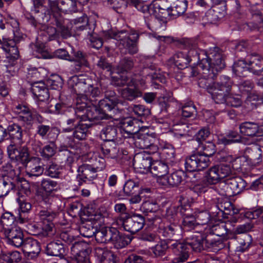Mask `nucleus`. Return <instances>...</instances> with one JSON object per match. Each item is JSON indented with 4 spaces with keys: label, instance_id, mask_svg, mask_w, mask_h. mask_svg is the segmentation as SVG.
Instances as JSON below:
<instances>
[{
    "label": "nucleus",
    "instance_id": "nucleus-1",
    "mask_svg": "<svg viewBox=\"0 0 263 263\" xmlns=\"http://www.w3.org/2000/svg\"><path fill=\"white\" fill-rule=\"evenodd\" d=\"M132 6L143 14L147 27L152 31L164 30L167 22L176 18L186 11L187 2L177 1L172 7L165 0L153 1L144 4L139 0H129Z\"/></svg>",
    "mask_w": 263,
    "mask_h": 263
},
{
    "label": "nucleus",
    "instance_id": "nucleus-2",
    "mask_svg": "<svg viewBox=\"0 0 263 263\" xmlns=\"http://www.w3.org/2000/svg\"><path fill=\"white\" fill-rule=\"evenodd\" d=\"M197 65L202 70L201 76L198 81V86L210 93L215 87V78L226 66L222 51L217 46L210 48L205 58H202Z\"/></svg>",
    "mask_w": 263,
    "mask_h": 263
},
{
    "label": "nucleus",
    "instance_id": "nucleus-3",
    "mask_svg": "<svg viewBox=\"0 0 263 263\" xmlns=\"http://www.w3.org/2000/svg\"><path fill=\"white\" fill-rule=\"evenodd\" d=\"M13 110L18 115V120L27 126H31L34 120L36 124V135L42 139H54L57 137L58 133L57 128L45 124V118L36 111H32L28 106L22 104L14 107Z\"/></svg>",
    "mask_w": 263,
    "mask_h": 263
},
{
    "label": "nucleus",
    "instance_id": "nucleus-4",
    "mask_svg": "<svg viewBox=\"0 0 263 263\" xmlns=\"http://www.w3.org/2000/svg\"><path fill=\"white\" fill-rule=\"evenodd\" d=\"M182 44L188 51L178 52L174 55V63L178 69L187 68V65L192 61L197 62L198 64L202 59L201 55L205 57V55L208 54V51L205 52L201 49L204 43L199 35L184 39L182 41Z\"/></svg>",
    "mask_w": 263,
    "mask_h": 263
},
{
    "label": "nucleus",
    "instance_id": "nucleus-5",
    "mask_svg": "<svg viewBox=\"0 0 263 263\" xmlns=\"http://www.w3.org/2000/svg\"><path fill=\"white\" fill-rule=\"evenodd\" d=\"M24 132L22 126L17 123L9 124L6 128V139L10 141L7 152L10 160L29 149L27 145H23L25 142Z\"/></svg>",
    "mask_w": 263,
    "mask_h": 263
},
{
    "label": "nucleus",
    "instance_id": "nucleus-6",
    "mask_svg": "<svg viewBox=\"0 0 263 263\" xmlns=\"http://www.w3.org/2000/svg\"><path fill=\"white\" fill-rule=\"evenodd\" d=\"M203 241L204 237L197 233L187 238L184 243L175 242L171 245L170 248L177 256L173 260L174 262H183L186 260L189 256V248L194 251L200 252L203 249Z\"/></svg>",
    "mask_w": 263,
    "mask_h": 263
},
{
    "label": "nucleus",
    "instance_id": "nucleus-7",
    "mask_svg": "<svg viewBox=\"0 0 263 263\" xmlns=\"http://www.w3.org/2000/svg\"><path fill=\"white\" fill-rule=\"evenodd\" d=\"M107 38H112L119 42V47L121 50L125 49V52H127L130 54H134L138 52L137 46L139 38V33L136 30H130L127 32L125 30L119 31L109 30L105 33Z\"/></svg>",
    "mask_w": 263,
    "mask_h": 263
},
{
    "label": "nucleus",
    "instance_id": "nucleus-8",
    "mask_svg": "<svg viewBox=\"0 0 263 263\" xmlns=\"http://www.w3.org/2000/svg\"><path fill=\"white\" fill-rule=\"evenodd\" d=\"M11 160L22 164L25 168L26 175L31 179L38 177L44 173V168L40 165L41 159L31 156L29 149Z\"/></svg>",
    "mask_w": 263,
    "mask_h": 263
},
{
    "label": "nucleus",
    "instance_id": "nucleus-9",
    "mask_svg": "<svg viewBox=\"0 0 263 263\" xmlns=\"http://www.w3.org/2000/svg\"><path fill=\"white\" fill-rule=\"evenodd\" d=\"M233 82L227 76L222 75L216 83L215 87L209 93L216 104H224L227 102L228 95L231 91Z\"/></svg>",
    "mask_w": 263,
    "mask_h": 263
},
{
    "label": "nucleus",
    "instance_id": "nucleus-10",
    "mask_svg": "<svg viewBox=\"0 0 263 263\" xmlns=\"http://www.w3.org/2000/svg\"><path fill=\"white\" fill-rule=\"evenodd\" d=\"M151 61L152 58L146 56L142 57L141 62L143 64V68L140 71V75L154 85H158L159 82H165L164 76L157 71Z\"/></svg>",
    "mask_w": 263,
    "mask_h": 263
},
{
    "label": "nucleus",
    "instance_id": "nucleus-11",
    "mask_svg": "<svg viewBox=\"0 0 263 263\" xmlns=\"http://www.w3.org/2000/svg\"><path fill=\"white\" fill-rule=\"evenodd\" d=\"M124 229L131 234H135L145 225L144 217L139 214H126L121 217Z\"/></svg>",
    "mask_w": 263,
    "mask_h": 263
},
{
    "label": "nucleus",
    "instance_id": "nucleus-12",
    "mask_svg": "<svg viewBox=\"0 0 263 263\" xmlns=\"http://www.w3.org/2000/svg\"><path fill=\"white\" fill-rule=\"evenodd\" d=\"M231 173L230 165L220 164L212 166L205 174L206 182L210 184H215L221 179L227 177Z\"/></svg>",
    "mask_w": 263,
    "mask_h": 263
},
{
    "label": "nucleus",
    "instance_id": "nucleus-13",
    "mask_svg": "<svg viewBox=\"0 0 263 263\" xmlns=\"http://www.w3.org/2000/svg\"><path fill=\"white\" fill-rule=\"evenodd\" d=\"M210 163V159L202 155L201 152H197L186 157L184 166L189 172L202 171L207 167Z\"/></svg>",
    "mask_w": 263,
    "mask_h": 263
},
{
    "label": "nucleus",
    "instance_id": "nucleus-14",
    "mask_svg": "<svg viewBox=\"0 0 263 263\" xmlns=\"http://www.w3.org/2000/svg\"><path fill=\"white\" fill-rule=\"evenodd\" d=\"M159 235L165 239L179 242L182 238L181 227L177 223H170L164 227H160L158 230Z\"/></svg>",
    "mask_w": 263,
    "mask_h": 263
},
{
    "label": "nucleus",
    "instance_id": "nucleus-15",
    "mask_svg": "<svg viewBox=\"0 0 263 263\" xmlns=\"http://www.w3.org/2000/svg\"><path fill=\"white\" fill-rule=\"evenodd\" d=\"M20 36L15 35L13 39H3L0 40V48H1L7 54L6 59L8 60H12L14 62L15 60H17L19 57V51L16 46V44L20 41Z\"/></svg>",
    "mask_w": 263,
    "mask_h": 263
},
{
    "label": "nucleus",
    "instance_id": "nucleus-16",
    "mask_svg": "<svg viewBox=\"0 0 263 263\" xmlns=\"http://www.w3.org/2000/svg\"><path fill=\"white\" fill-rule=\"evenodd\" d=\"M92 104L93 105L92 107L89 106L88 108L86 109L85 116L83 117V121H88L97 124V121L100 120L108 119L112 118L114 116L112 114L104 110V109L100 108L99 106L98 108L94 102H92Z\"/></svg>",
    "mask_w": 263,
    "mask_h": 263
},
{
    "label": "nucleus",
    "instance_id": "nucleus-17",
    "mask_svg": "<svg viewBox=\"0 0 263 263\" xmlns=\"http://www.w3.org/2000/svg\"><path fill=\"white\" fill-rule=\"evenodd\" d=\"M133 165L140 173L146 174L149 172L152 165V158L149 153L144 151L137 154L133 160Z\"/></svg>",
    "mask_w": 263,
    "mask_h": 263
},
{
    "label": "nucleus",
    "instance_id": "nucleus-18",
    "mask_svg": "<svg viewBox=\"0 0 263 263\" xmlns=\"http://www.w3.org/2000/svg\"><path fill=\"white\" fill-rule=\"evenodd\" d=\"M105 96L104 99L99 101L98 105L100 108L114 115L119 100L117 98L115 92L112 90L106 91Z\"/></svg>",
    "mask_w": 263,
    "mask_h": 263
},
{
    "label": "nucleus",
    "instance_id": "nucleus-19",
    "mask_svg": "<svg viewBox=\"0 0 263 263\" xmlns=\"http://www.w3.org/2000/svg\"><path fill=\"white\" fill-rule=\"evenodd\" d=\"M77 172V179L79 186L82 185L86 181H92L98 177L97 172L91 164L85 163L79 166Z\"/></svg>",
    "mask_w": 263,
    "mask_h": 263
},
{
    "label": "nucleus",
    "instance_id": "nucleus-20",
    "mask_svg": "<svg viewBox=\"0 0 263 263\" xmlns=\"http://www.w3.org/2000/svg\"><path fill=\"white\" fill-rule=\"evenodd\" d=\"M5 235L7 242L16 248L20 247L25 241L24 234L21 229L17 227L5 228Z\"/></svg>",
    "mask_w": 263,
    "mask_h": 263
},
{
    "label": "nucleus",
    "instance_id": "nucleus-21",
    "mask_svg": "<svg viewBox=\"0 0 263 263\" xmlns=\"http://www.w3.org/2000/svg\"><path fill=\"white\" fill-rule=\"evenodd\" d=\"M241 135L250 137L263 136V124L258 125L253 122H244L239 125Z\"/></svg>",
    "mask_w": 263,
    "mask_h": 263
},
{
    "label": "nucleus",
    "instance_id": "nucleus-22",
    "mask_svg": "<svg viewBox=\"0 0 263 263\" xmlns=\"http://www.w3.org/2000/svg\"><path fill=\"white\" fill-rule=\"evenodd\" d=\"M211 8L209 10L206 16L208 21L212 24L216 23L223 18L227 13V5L225 1H221Z\"/></svg>",
    "mask_w": 263,
    "mask_h": 263
},
{
    "label": "nucleus",
    "instance_id": "nucleus-23",
    "mask_svg": "<svg viewBox=\"0 0 263 263\" xmlns=\"http://www.w3.org/2000/svg\"><path fill=\"white\" fill-rule=\"evenodd\" d=\"M246 57L250 72L260 74L263 71V58L255 52L248 54Z\"/></svg>",
    "mask_w": 263,
    "mask_h": 263
},
{
    "label": "nucleus",
    "instance_id": "nucleus-24",
    "mask_svg": "<svg viewBox=\"0 0 263 263\" xmlns=\"http://www.w3.org/2000/svg\"><path fill=\"white\" fill-rule=\"evenodd\" d=\"M112 234L110 242L115 248H122L130 243L132 237L130 235L123 234L116 228H112Z\"/></svg>",
    "mask_w": 263,
    "mask_h": 263
},
{
    "label": "nucleus",
    "instance_id": "nucleus-25",
    "mask_svg": "<svg viewBox=\"0 0 263 263\" xmlns=\"http://www.w3.org/2000/svg\"><path fill=\"white\" fill-rule=\"evenodd\" d=\"M66 249L60 240L53 241L46 246L45 251L48 255L59 257L62 258L65 255Z\"/></svg>",
    "mask_w": 263,
    "mask_h": 263
},
{
    "label": "nucleus",
    "instance_id": "nucleus-26",
    "mask_svg": "<svg viewBox=\"0 0 263 263\" xmlns=\"http://www.w3.org/2000/svg\"><path fill=\"white\" fill-rule=\"evenodd\" d=\"M119 129V127L111 122L103 127L100 132V137L104 142H113L117 138Z\"/></svg>",
    "mask_w": 263,
    "mask_h": 263
},
{
    "label": "nucleus",
    "instance_id": "nucleus-27",
    "mask_svg": "<svg viewBox=\"0 0 263 263\" xmlns=\"http://www.w3.org/2000/svg\"><path fill=\"white\" fill-rule=\"evenodd\" d=\"M137 122L131 118L125 119L121 122L120 130L124 138H129L138 132V127H136Z\"/></svg>",
    "mask_w": 263,
    "mask_h": 263
},
{
    "label": "nucleus",
    "instance_id": "nucleus-28",
    "mask_svg": "<svg viewBox=\"0 0 263 263\" xmlns=\"http://www.w3.org/2000/svg\"><path fill=\"white\" fill-rule=\"evenodd\" d=\"M205 248L209 251L217 252L224 248V243L221 238L207 234L204 237Z\"/></svg>",
    "mask_w": 263,
    "mask_h": 263
},
{
    "label": "nucleus",
    "instance_id": "nucleus-29",
    "mask_svg": "<svg viewBox=\"0 0 263 263\" xmlns=\"http://www.w3.org/2000/svg\"><path fill=\"white\" fill-rule=\"evenodd\" d=\"M156 137L155 133L151 134L138 133L137 137L135 138V145L137 148L140 149H147L152 143H154Z\"/></svg>",
    "mask_w": 263,
    "mask_h": 263
},
{
    "label": "nucleus",
    "instance_id": "nucleus-30",
    "mask_svg": "<svg viewBox=\"0 0 263 263\" xmlns=\"http://www.w3.org/2000/svg\"><path fill=\"white\" fill-rule=\"evenodd\" d=\"M24 253L28 255L32 254V256L34 257L39 254L41 251V247L39 242L32 238H26L21 246Z\"/></svg>",
    "mask_w": 263,
    "mask_h": 263
},
{
    "label": "nucleus",
    "instance_id": "nucleus-31",
    "mask_svg": "<svg viewBox=\"0 0 263 263\" xmlns=\"http://www.w3.org/2000/svg\"><path fill=\"white\" fill-rule=\"evenodd\" d=\"M72 28L76 32H80L86 30L90 31V28H93V25H91L89 23L88 16L84 14L81 16L71 20Z\"/></svg>",
    "mask_w": 263,
    "mask_h": 263
},
{
    "label": "nucleus",
    "instance_id": "nucleus-32",
    "mask_svg": "<svg viewBox=\"0 0 263 263\" xmlns=\"http://www.w3.org/2000/svg\"><path fill=\"white\" fill-rule=\"evenodd\" d=\"M31 91L40 101H45L49 98L48 88L42 81L33 84L31 87Z\"/></svg>",
    "mask_w": 263,
    "mask_h": 263
},
{
    "label": "nucleus",
    "instance_id": "nucleus-33",
    "mask_svg": "<svg viewBox=\"0 0 263 263\" xmlns=\"http://www.w3.org/2000/svg\"><path fill=\"white\" fill-rule=\"evenodd\" d=\"M222 160L226 162L231 163L234 170L243 171L246 169L244 166L247 163V158L244 156L236 157L228 155L222 157Z\"/></svg>",
    "mask_w": 263,
    "mask_h": 263
},
{
    "label": "nucleus",
    "instance_id": "nucleus-34",
    "mask_svg": "<svg viewBox=\"0 0 263 263\" xmlns=\"http://www.w3.org/2000/svg\"><path fill=\"white\" fill-rule=\"evenodd\" d=\"M95 254L100 259L101 263H116L114 253L105 248L96 247Z\"/></svg>",
    "mask_w": 263,
    "mask_h": 263
},
{
    "label": "nucleus",
    "instance_id": "nucleus-35",
    "mask_svg": "<svg viewBox=\"0 0 263 263\" xmlns=\"http://www.w3.org/2000/svg\"><path fill=\"white\" fill-rule=\"evenodd\" d=\"M121 95L123 98L132 101L142 96V92L135 86L133 87L131 83L122 89Z\"/></svg>",
    "mask_w": 263,
    "mask_h": 263
},
{
    "label": "nucleus",
    "instance_id": "nucleus-36",
    "mask_svg": "<svg viewBox=\"0 0 263 263\" xmlns=\"http://www.w3.org/2000/svg\"><path fill=\"white\" fill-rule=\"evenodd\" d=\"M233 73L237 76L245 77L250 72L247 57L245 59L236 61L232 67Z\"/></svg>",
    "mask_w": 263,
    "mask_h": 263
},
{
    "label": "nucleus",
    "instance_id": "nucleus-37",
    "mask_svg": "<svg viewBox=\"0 0 263 263\" xmlns=\"http://www.w3.org/2000/svg\"><path fill=\"white\" fill-rule=\"evenodd\" d=\"M68 85L72 91L77 95H82L86 91L87 87L86 83L79 81L77 76L71 77L68 81Z\"/></svg>",
    "mask_w": 263,
    "mask_h": 263
},
{
    "label": "nucleus",
    "instance_id": "nucleus-38",
    "mask_svg": "<svg viewBox=\"0 0 263 263\" xmlns=\"http://www.w3.org/2000/svg\"><path fill=\"white\" fill-rule=\"evenodd\" d=\"M61 163H64L65 166L70 172H73L72 167L76 163L74 154L70 151H64L59 155Z\"/></svg>",
    "mask_w": 263,
    "mask_h": 263
},
{
    "label": "nucleus",
    "instance_id": "nucleus-39",
    "mask_svg": "<svg viewBox=\"0 0 263 263\" xmlns=\"http://www.w3.org/2000/svg\"><path fill=\"white\" fill-rule=\"evenodd\" d=\"M228 179L233 196L240 193L246 187V181L240 177H231Z\"/></svg>",
    "mask_w": 263,
    "mask_h": 263
},
{
    "label": "nucleus",
    "instance_id": "nucleus-40",
    "mask_svg": "<svg viewBox=\"0 0 263 263\" xmlns=\"http://www.w3.org/2000/svg\"><path fill=\"white\" fill-rule=\"evenodd\" d=\"M8 178H0V198L7 196L11 191L16 189L17 182Z\"/></svg>",
    "mask_w": 263,
    "mask_h": 263
},
{
    "label": "nucleus",
    "instance_id": "nucleus-41",
    "mask_svg": "<svg viewBox=\"0 0 263 263\" xmlns=\"http://www.w3.org/2000/svg\"><path fill=\"white\" fill-rule=\"evenodd\" d=\"M0 171L2 173V178H8V180L11 179V181L16 182L19 181L20 176L16 174V171L10 163L7 162L3 164Z\"/></svg>",
    "mask_w": 263,
    "mask_h": 263
},
{
    "label": "nucleus",
    "instance_id": "nucleus-42",
    "mask_svg": "<svg viewBox=\"0 0 263 263\" xmlns=\"http://www.w3.org/2000/svg\"><path fill=\"white\" fill-rule=\"evenodd\" d=\"M100 150L105 158L115 159L119 156V149L116 144L110 145L108 142H104L100 145Z\"/></svg>",
    "mask_w": 263,
    "mask_h": 263
},
{
    "label": "nucleus",
    "instance_id": "nucleus-43",
    "mask_svg": "<svg viewBox=\"0 0 263 263\" xmlns=\"http://www.w3.org/2000/svg\"><path fill=\"white\" fill-rule=\"evenodd\" d=\"M230 231V229L227 227V223L221 221L210 226L208 234H211L213 236L220 238L224 236Z\"/></svg>",
    "mask_w": 263,
    "mask_h": 263
},
{
    "label": "nucleus",
    "instance_id": "nucleus-44",
    "mask_svg": "<svg viewBox=\"0 0 263 263\" xmlns=\"http://www.w3.org/2000/svg\"><path fill=\"white\" fill-rule=\"evenodd\" d=\"M149 172L157 177L164 176L168 172L167 165L160 161L153 162Z\"/></svg>",
    "mask_w": 263,
    "mask_h": 263
},
{
    "label": "nucleus",
    "instance_id": "nucleus-45",
    "mask_svg": "<svg viewBox=\"0 0 263 263\" xmlns=\"http://www.w3.org/2000/svg\"><path fill=\"white\" fill-rule=\"evenodd\" d=\"M113 228H103L97 230L95 234V239L99 243H107L110 242Z\"/></svg>",
    "mask_w": 263,
    "mask_h": 263
},
{
    "label": "nucleus",
    "instance_id": "nucleus-46",
    "mask_svg": "<svg viewBox=\"0 0 263 263\" xmlns=\"http://www.w3.org/2000/svg\"><path fill=\"white\" fill-rule=\"evenodd\" d=\"M180 215L183 217L182 226L186 231H191L198 225L195 216L189 212H184L182 210Z\"/></svg>",
    "mask_w": 263,
    "mask_h": 263
},
{
    "label": "nucleus",
    "instance_id": "nucleus-47",
    "mask_svg": "<svg viewBox=\"0 0 263 263\" xmlns=\"http://www.w3.org/2000/svg\"><path fill=\"white\" fill-rule=\"evenodd\" d=\"M180 209L179 206H170L167 208L163 214V216L170 223H177L179 220Z\"/></svg>",
    "mask_w": 263,
    "mask_h": 263
},
{
    "label": "nucleus",
    "instance_id": "nucleus-48",
    "mask_svg": "<svg viewBox=\"0 0 263 263\" xmlns=\"http://www.w3.org/2000/svg\"><path fill=\"white\" fill-rule=\"evenodd\" d=\"M39 219L43 223L52 222L58 216V213L50 208L47 207L40 210L37 214Z\"/></svg>",
    "mask_w": 263,
    "mask_h": 263
},
{
    "label": "nucleus",
    "instance_id": "nucleus-49",
    "mask_svg": "<svg viewBox=\"0 0 263 263\" xmlns=\"http://www.w3.org/2000/svg\"><path fill=\"white\" fill-rule=\"evenodd\" d=\"M92 124L83 123L80 122L73 130V136L79 140L85 139L87 135L88 128L91 127Z\"/></svg>",
    "mask_w": 263,
    "mask_h": 263
},
{
    "label": "nucleus",
    "instance_id": "nucleus-50",
    "mask_svg": "<svg viewBox=\"0 0 263 263\" xmlns=\"http://www.w3.org/2000/svg\"><path fill=\"white\" fill-rule=\"evenodd\" d=\"M57 147L54 142L51 141L40 149V155L45 160H49L57 153Z\"/></svg>",
    "mask_w": 263,
    "mask_h": 263
},
{
    "label": "nucleus",
    "instance_id": "nucleus-51",
    "mask_svg": "<svg viewBox=\"0 0 263 263\" xmlns=\"http://www.w3.org/2000/svg\"><path fill=\"white\" fill-rule=\"evenodd\" d=\"M56 26L61 31L63 38L66 39L71 35L69 29L65 25V20L58 13L53 14Z\"/></svg>",
    "mask_w": 263,
    "mask_h": 263
},
{
    "label": "nucleus",
    "instance_id": "nucleus-52",
    "mask_svg": "<svg viewBox=\"0 0 263 263\" xmlns=\"http://www.w3.org/2000/svg\"><path fill=\"white\" fill-rule=\"evenodd\" d=\"M58 7L56 9H51L48 5L52 12L57 11L59 10V4H61L60 9L67 12H75L77 11V2L75 0H58Z\"/></svg>",
    "mask_w": 263,
    "mask_h": 263
},
{
    "label": "nucleus",
    "instance_id": "nucleus-53",
    "mask_svg": "<svg viewBox=\"0 0 263 263\" xmlns=\"http://www.w3.org/2000/svg\"><path fill=\"white\" fill-rule=\"evenodd\" d=\"M140 186V182L135 181L133 180L129 179L124 183L122 192L121 195L130 196L133 195L136 191V190Z\"/></svg>",
    "mask_w": 263,
    "mask_h": 263
},
{
    "label": "nucleus",
    "instance_id": "nucleus-54",
    "mask_svg": "<svg viewBox=\"0 0 263 263\" xmlns=\"http://www.w3.org/2000/svg\"><path fill=\"white\" fill-rule=\"evenodd\" d=\"M86 57V54L83 53L82 51H76L72 48L70 58L71 60H69V61H76L78 62V65L79 66H87L88 63Z\"/></svg>",
    "mask_w": 263,
    "mask_h": 263
},
{
    "label": "nucleus",
    "instance_id": "nucleus-55",
    "mask_svg": "<svg viewBox=\"0 0 263 263\" xmlns=\"http://www.w3.org/2000/svg\"><path fill=\"white\" fill-rule=\"evenodd\" d=\"M220 142L224 145H228L232 143L239 142L241 141V136L236 131L230 130L225 137L221 138Z\"/></svg>",
    "mask_w": 263,
    "mask_h": 263
},
{
    "label": "nucleus",
    "instance_id": "nucleus-56",
    "mask_svg": "<svg viewBox=\"0 0 263 263\" xmlns=\"http://www.w3.org/2000/svg\"><path fill=\"white\" fill-rule=\"evenodd\" d=\"M129 111L133 112L134 114L139 117L145 118L151 114L150 110L143 105L134 104L129 107Z\"/></svg>",
    "mask_w": 263,
    "mask_h": 263
},
{
    "label": "nucleus",
    "instance_id": "nucleus-57",
    "mask_svg": "<svg viewBox=\"0 0 263 263\" xmlns=\"http://www.w3.org/2000/svg\"><path fill=\"white\" fill-rule=\"evenodd\" d=\"M63 84L62 78L59 75H54L47 80L45 85L48 89L60 90Z\"/></svg>",
    "mask_w": 263,
    "mask_h": 263
},
{
    "label": "nucleus",
    "instance_id": "nucleus-58",
    "mask_svg": "<svg viewBox=\"0 0 263 263\" xmlns=\"http://www.w3.org/2000/svg\"><path fill=\"white\" fill-rule=\"evenodd\" d=\"M88 107L87 103L81 101V100H78L76 107L73 109L74 116L80 120L81 121H83V117L85 116L86 109Z\"/></svg>",
    "mask_w": 263,
    "mask_h": 263
},
{
    "label": "nucleus",
    "instance_id": "nucleus-59",
    "mask_svg": "<svg viewBox=\"0 0 263 263\" xmlns=\"http://www.w3.org/2000/svg\"><path fill=\"white\" fill-rule=\"evenodd\" d=\"M54 224L52 222L43 223L41 228L40 239L51 238L54 234Z\"/></svg>",
    "mask_w": 263,
    "mask_h": 263
},
{
    "label": "nucleus",
    "instance_id": "nucleus-60",
    "mask_svg": "<svg viewBox=\"0 0 263 263\" xmlns=\"http://www.w3.org/2000/svg\"><path fill=\"white\" fill-rule=\"evenodd\" d=\"M134 65L133 58L124 57L120 61L118 67L121 72H128L134 68Z\"/></svg>",
    "mask_w": 263,
    "mask_h": 263
},
{
    "label": "nucleus",
    "instance_id": "nucleus-61",
    "mask_svg": "<svg viewBox=\"0 0 263 263\" xmlns=\"http://www.w3.org/2000/svg\"><path fill=\"white\" fill-rule=\"evenodd\" d=\"M181 115L183 117L187 118L197 114L196 108L192 102L184 103L181 107Z\"/></svg>",
    "mask_w": 263,
    "mask_h": 263
},
{
    "label": "nucleus",
    "instance_id": "nucleus-62",
    "mask_svg": "<svg viewBox=\"0 0 263 263\" xmlns=\"http://www.w3.org/2000/svg\"><path fill=\"white\" fill-rule=\"evenodd\" d=\"M41 189L44 192L42 193H47L51 194L54 191H57L58 187V184L57 181L49 179H43L41 183Z\"/></svg>",
    "mask_w": 263,
    "mask_h": 263
},
{
    "label": "nucleus",
    "instance_id": "nucleus-63",
    "mask_svg": "<svg viewBox=\"0 0 263 263\" xmlns=\"http://www.w3.org/2000/svg\"><path fill=\"white\" fill-rule=\"evenodd\" d=\"M199 147L203 151L202 155L209 157L212 156L216 152L215 144L211 141L205 142L204 143L199 144Z\"/></svg>",
    "mask_w": 263,
    "mask_h": 263
},
{
    "label": "nucleus",
    "instance_id": "nucleus-64",
    "mask_svg": "<svg viewBox=\"0 0 263 263\" xmlns=\"http://www.w3.org/2000/svg\"><path fill=\"white\" fill-rule=\"evenodd\" d=\"M217 190L219 192V194L222 196L228 197L233 196V193H232V190L230 186L228 178L219 183Z\"/></svg>",
    "mask_w": 263,
    "mask_h": 263
}]
</instances>
